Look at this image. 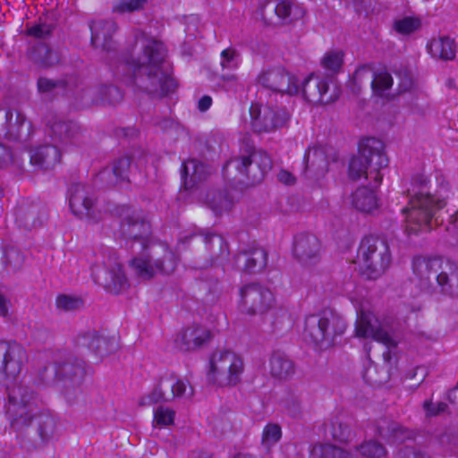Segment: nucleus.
<instances>
[{
  "mask_svg": "<svg viewBox=\"0 0 458 458\" xmlns=\"http://www.w3.org/2000/svg\"><path fill=\"white\" fill-rule=\"evenodd\" d=\"M164 44L153 38L140 35L126 60L132 71L131 84L140 91L156 97H164L176 89V82L170 74L165 62Z\"/></svg>",
  "mask_w": 458,
  "mask_h": 458,
  "instance_id": "obj_1",
  "label": "nucleus"
},
{
  "mask_svg": "<svg viewBox=\"0 0 458 458\" xmlns=\"http://www.w3.org/2000/svg\"><path fill=\"white\" fill-rule=\"evenodd\" d=\"M117 212L122 218L123 233L131 239L142 240L143 247L148 251L147 256L136 257L131 261L136 276L149 280L157 275L172 274L177 267V258L165 243L146 244L150 225L141 212L129 206L120 207Z\"/></svg>",
  "mask_w": 458,
  "mask_h": 458,
  "instance_id": "obj_2",
  "label": "nucleus"
},
{
  "mask_svg": "<svg viewBox=\"0 0 458 458\" xmlns=\"http://www.w3.org/2000/svg\"><path fill=\"white\" fill-rule=\"evenodd\" d=\"M428 182L426 175L417 174L412 178L411 188L408 189V206L402 212L405 216V230L409 234L429 231L436 212L445 206L444 199L428 192Z\"/></svg>",
  "mask_w": 458,
  "mask_h": 458,
  "instance_id": "obj_3",
  "label": "nucleus"
},
{
  "mask_svg": "<svg viewBox=\"0 0 458 458\" xmlns=\"http://www.w3.org/2000/svg\"><path fill=\"white\" fill-rule=\"evenodd\" d=\"M387 165L388 159L383 141L376 138H368L360 143L358 155L350 159L348 175L354 181L362 177L369 178L377 187L383 179L381 169Z\"/></svg>",
  "mask_w": 458,
  "mask_h": 458,
  "instance_id": "obj_4",
  "label": "nucleus"
},
{
  "mask_svg": "<svg viewBox=\"0 0 458 458\" xmlns=\"http://www.w3.org/2000/svg\"><path fill=\"white\" fill-rule=\"evenodd\" d=\"M242 357L230 349H217L209 357L208 381L219 387H233L241 383L244 373Z\"/></svg>",
  "mask_w": 458,
  "mask_h": 458,
  "instance_id": "obj_5",
  "label": "nucleus"
},
{
  "mask_svg": "<svg viewBox=\"0 0 458 458\" xmlns=\"http://www.w3.org/2000/svg\"><path fill=\"white\" fill-rule=\"evenodd\" d=\"M347 329L346 321L336 312L326 310L305 320V333L320 349L334 346Z\"/></svg>",
  "mask_w": 458,
  "mask_h": 458,
  "instance_id": "obj_6",
  "label": "nucleus"
},
{
  "mask_svg": "<svg viewBox=\"0 0 458 458\" xmlns=\"http://www.w3.org/2000/svg\"><path fill=\"white\" fill-rule=\"evenodd\" d=\"M39 399L36 392L24 384L8 388L6 413L12 428L21 430L30 425L38 410Z\"/></svg>",
  "mask_w": 458,
  "mask_h": 458,
  "instance_id": "obj_7",
  "label": "nucleus"
},
{
  "mask_svg": "<svg viewBox=\"0 0 458 458\" xmlns=\"http://www.w3.org/2000/svg\"><path fill=\"white\" fill-rule=\"evenodd\" d=\"M391 260L389 245L386 241L373 236L362 239L356 263L368 278L379 277L388 268Z\"/></svg>",
  "mask_w": 458,
  "mask_h": 458,
  "instance_id": "obj_8",
  "label": "nucleus"
},
{
  "mask_svg": "<svg viewBox=\"0 0 458 458\" xmlns=\"http://www.w3.org/2000/svg\"><path fill=\"white\" fill-rule=\"evenodd\" d=\"M250 124L252 130L258 133H271L287 126L290 114L285 107L252 103L250 107Z\"/></svg>",
  "mask_w": 458,
  "mask_h": 458,
  "instance_id": "obj_9",
  "label": "nucleus"
},
{
  "mask_svg": "<svg viewBox=\"0 0 458 458\" xmlns=\"http://www.w3.org/2000/svg\"><path fill=\"white\" fill-rule=\"evenodd\" d=\"M355 335L359 338H371L388 348L397 345L391 334L388 322L381 321L370 311L360 310L355 322Z\"/></svg>",
  "mask_w": 458,
  "mask_h": 458,
  "instance_id": "obj_10",
  "label": "nucleus"
},
{
  "mask_svg": "<svg viewBox=\"0 0 458 458\" xmlns=\"http://www.w3.org/2000/svg\"><path fill=\"white\" fill-rule=\"evenodd\" d=\"M240 309L242 313L257 315L267 312L276 302L272 291L257 283L247 284L240 289Z\"/></svg>",
  "mask_w": 458,
  "mask_h": 458,
  "instance_id": "obj_11",
  "label": "nucleus"
},
{
  "mask_svg": "<svg viewBox=\"0 0 458 458\" xmlns=\"http://www.w3.org/2000/svg\"><path fill=\"white\" fill-rule=\"evenodd\" d=\"M27 360L25 349L19 344L0 342V384L7 385L21 374Z\"/></svg>",
  "mask_w": 458,
  "mask_h": 458,
  "instance_id": "obj_12",
  "label": "nucleus"
},
{
  "mask_svg": "<svg viewBox=\"0 0 458 458\" xmlns=\"http://www.w3.org/2000/svg\"><path fill=\"white\" fill-rule=\"evenodd\" d=\"M271 159L267 154L252 153L231 159L226 163L224 171L229 174V168L233 167L251 183H256L262 180L265 173L271 168Z\"/></svg>",
  "mask_w": 458,
  "mask_h": 458,
  "instance_id": "obj_13",
  "label": "nucleus"
},
{
  "mask_svg": "<svg viewBox=\"0 0 458 458\" xmlns=\"http://www.w3.org/2000/svg\"><path fill=\"white\" fill-rule=\"evenodd\" d=\"M442 259L437 257H415L412 260V282L421 292H436V281L441 270Z\"/></svg>",
  "mask_w": 458,
  "mask_h": 458,
  "instance_id": "obj_14",
  "label": "nucleus"
},
{
  "mask_svg": "<svg viewBox=\"0 0 458 458\" xmlns=\"http://www.w3.org/2000/svg\"><path fill=\"white\" fill-rule=\"evenodd\" d=\"M69 204L72 214L81 219L97 223L99 216L95 208L96 199L91 189L85 184H73L69 190Z\"/></svg>",
  "mask_w": 458,
  "mask_h": 458,
  "instance_id": "obj_15",
  "label": "nucleus"
},
{
  "mask_svg": "<svg viewBox=\"0 0 458 458\" xmlns=\"http://www.w3.org/2000/svg\"><path fill=\"white\" fill-rule=\"evenodd\" d=\"M258 83L263 88L290 96L300 92L299 80L288 73L283 67H275L260 72Z\"/></svg>",
  "mask_w": 458,
  "mask_h": 458,
  "instance_id": "obj_16",
  "label": "nucleus"
},
{
  "mask_svg": "<svg viewBox=\"0 0 458 458\" xmlns=\"http://www.w3.org/2000/svg\"><path fill=\"white\" fill-rule=\"evenodd\" d=\"M49 136L54 144L64 150L80 147L84 141L81 126L72 121H55L50 126Z\"/></svg>",
  "mask_w": 458,
  "mask_h": 458,
  "instance_id": "obj_17",
  "label": "nucleus"
},
{
  "mask_svg": "<svg viewBox=\"0 0 458 458\" xmlns=\"http://www.w3.org/2000/svg\"><path fill=\"white\" fill-rule=\"evenodd\" d=\"M91 276L94 281L112 293H119L127 284L126 277L120 264L114 263L110 267L95 266Z\"/></svg>",
  "mask_w": 458,
  "mask_h": 458,
  "instance_id": "obj_18",
  "label": "nucleus"
},
{
  "mask_svg": "<svg viewBox=\"0 0 458 458\" xmlns=\"http://www.w3.org/2000/svg\"><path fill=\"white\" fill-rule=\"evenodd\" d=\"M300 92L303 98L313 104H327L334 100L331 96H327L328 80L310 74L301 82L299 81Z\"/></svg>",
  "mask_w": 458,
  "mask_h": 458,
  "instance_id": "obj_19",
  "label": "nucleus"
},
{
  "mask_svg": "<svg viewBox=\"0 0 458 458\" xmlns=\"http://www.w3.org/2000/svg\"><path fill=\"white\" fill-rule=\"evenodd\" d=\"M296 259L304 267H311L320 260V242L313 234H300L293 247Z\"/></svg>",
  "mask_w": 458,
  "mask_h": 458,
  "instance_id": "obj_20",
  "label": "nucleus"
},
{
  "mask_svg": "<svg viewBox=\"0 0 458 458\" xmlns=\"http://www.w3.org/2000/svg\"><path fill=\"white\" fill-rule=\"evenodd\" d=\"M211 338L210 331L200 325H191L182 329L176 336L177 346L182 351H195Z\"/></svg>",
  "mask_w": 458,
  "mask_h": 458,
  "instance_id": "obj_21",
  "label": "nucleus"
},
{
  "mask_svg": "<svg viewBox=\"0 0 458 458\" xmlns=\"http://www.w3.org/2000/svg\"><path fill=\"white\" fill-rule=\"evenodd\" d=\"M453 297H458V267L454 262L443 260L441 270L436 281V291Z\"/></svg>",
  "mask_w": 458,
  "mask_h": 458,
  "instance_id": "obj_22",
  "label": "nucleus"
},
{
  "mask_svg": "<svg viewBox=\"0 0 458 458\" xmlns=\"http://www.w3.org/2000/svg\"><path fill=\"white\" fill-rule=\"evenodd\" d=\"M117 26L114 21L98 20L90 24L91 43L96 48L110 50L112 48V36Z\"/></svg>",
  "mask_w": 458,
  "mask_h": 458,
  "instance_id": "obj_23",
  "label": "nucleus"
},
{
  "mask_svg": "<svg viewBox=\"0 0 458 458\" xmlns=\"http://www.w3.org/2000/svg\"><path fill=\"white\" fill-rule=\"evenodd\" d=\"M78 344L81 346L88 347L91 352L100 357L114 352L117 348V343L114 337H106L96 332H90L79 337Z\"/></svg>",
  "mask_w": 458,
  "mask_h": 458,
  "instance_id": "obj_24",
  "label": "nucleus"
},
{
  "mask_svg": "<svg viewBox=\"0 0 458 458\" xmlns=\"http://www.w3.org/2000/svg\"><path fill=\"white\" fill-rule=\"evenodd\" d=\"M25 122L26 117L21 113L18 112L13 121V113L11 109L0 108V136L11 140L19 139Z\"/></svg>",
  "mask_w": 458,
  "mask_h": 458,
  "instance_id": "obj_25",
  "label": "nucleus"
},
{
  "mask_svg": "<svg viewBox=\"0 0 458 458\" xmlns=\"http://www.w3.org/2000/svg\"><path fill=\"white\" fill-rule=\"evenodd\" d=\"M182 180L185 189H191L198 182L205 180L209 174L208 168L196 159H189L182 163Z\"/></svg>",
  "mask_w": 458,
  "mask_h": 458,
  "instance_id": "obj_26",
  "label": "nucleus"
},
{
  "mask_svg": "<svg viewBox=\"0 0 458 458\" xmlns=\"http://www.w3.org/2000/svg\"><path fill=\"white\" fill-rule=\"evenodd\" d=\"M267 254L262 248H254L244 250L236 257L238 265L243 263V267L248 273H255L262 270L267 265Z\"/></svg>",
  "mask_w": 458,
  "mask_h": 458,
  "instance_id": "obj_27",
  "label": "nucleus"
},
{
  "mask_svg": "<svg viewBox=\"0 0 458 458\" xmlns=\"http://www.w3.org/2000/svg\"><path fill=\"white\" fill-rule=\"evenodd\" d=\"M57 145L52 142L51 145L38 148L30 157L32 165L43 169H50L59 163L61 158V150Z\"/></svg>",
  "mask_w": 458,
  "mask_h": 458,
  "instance_id": "obj_28",
  "label": "nucleus"
},
{
  "mask_svg": "<svg viewBox=\"0 0 458 458\" xmlns=\"http://www.w3.org/2000/svg\"><path fill=\"white\" fill-rule=\"evenodd\" d=\"M351 203L354 208L364 213H370L378 206L375 191L368 187H360L352 192Z\"/></svg>",
  "mask_w": 458,
  "mask_h": 458,
  "instance_id": "obj_29",
  "label": "nucleus"
},
{
  "mask_svg": "<svg viewBox=\"0 0 458 458\" xmlns=\"http://www.w3.org/2000/svg\"><path fill=\"white\" fill-rule=\"evenodd\" d=\"M428 50L435 58L453 60L455 57L454 40L449 37L433 38L428 45Z\"/></svg>",
  "mask_w": 458,
  "mask_h": 458,
  "instance_id": "obj_30",
  "label": "nucleus"
},
{
  "mask_svg": "<svg viewBox=\"0 0 458 458\" xmlns=\"http://www.w3.org/2000/svg\"><path fill=\"white\" fill-rule=\"evenodd\" d=\"M270 371L276 377L287 378L294 373V366L285 354L276 352L270 359Z\"/></svg>",
  "mask_w": 458,
  "mask_h": 458,
  "instance_id": "obj_31",
  "label": "nucleus"
},
{
  "mask_svg": "<svg viewBox=\"0 0 458 458\" xmlns=\"http://www.w3.org/2000/svg\"><path fill=\"white\" fill-rule=\"evenodd\" d=\"M164 386L168 389V393L174 394L173 400L175 398L190 399L194 394L193 387L187 380L174 376L164 377Z\"/></svg>",
  "mask_w": 458,
  "mask_h": 458,
  "instance_id": "obj_32",
  "label": "nucleus"
},
{
  "mask_svg": "<svg viewBox=\"0 0 458 458\" xmlns=\"http://www.w3.org/2000/svg\"><path fill=\"white\" fill-rule=\"evenodd\" d=\"M378 434L393 441H403L409 437L408 432L397 422L382 420L377 424Z\"/></svg>",
  "mask_w": 458,
  "mask_h": 458,
  "instance_id": "obj_33",
  "label": "nucleus"
},
{
  "mask_svg": "<svg viewBox=\"0 0 458 458\" xmlns=\"http://www.w3.org/2000/svg\"><path fill=\"white\" fill-rule=\"evenodd\" d=\"M310 458H351V453L335 445H317L310 452Z\"/></svg>",
  "mask_w": 458,
  "mask_h": 458,
  "instance_id": "obj_34",
  "label": "nucleus"
},
{
  "mask_svg": "<svg viewBox=\"0 0 458 458\" xmlns=\"http://www.w3.org/2000/svg\"><path fill=\"white\" fill-rule=\"evenodd\" d=\"M56 373L63 378L70 379L74 383H80L85 375L84 363L81 360L65 362L58 366Z\"/></svg>",
  "mask_w": 458,
  "mask_h": 458,
  "instance_id": "obj_35",
  "label": "nucleus"
},
{
  "mask_svg": "<svg viewBox=\"0 0 458 458\" xmlns=\"http://www.w3.org/2000/svg\"><path fill=\"white\" fill-rule=\"evenodd\" d=\"M276 15L287 21H292L301 18L304 15V10L293 4L290 0H282L276 6Z\"/></svg>",
  "mask_w": 458,
  "mask_h": 458,
  "instance_id": "obj_36",
  "label": "nucleus"
},
{
  "mask_svg": "<svg viewBox=\"0 0 458 458\" xmlns=\"http://www.w3.org/2000/svg\"><path fill=\"white\" fill-rule=\"evenodd\" d=\"M370 85L375 94L385 97L386 96V91L393 86V78L387 72L379 71L372 74Z\"/></svg>",
  "mask_w": 458,
  "mask_h": 458,
  "instance_id": "obj_37",
  "label": "nucleus"
},
{
  "mask_svg": "<svg viewBox=\"0 0 458 458\" xmlns=\"http://www.w3.org/2000/svg\"><path fill=\"white\" fill-rule=\"evenodd\" d=\"M356 451L364 458H385L387 451L385 446L377 441H364L356 446Z\"/></svg>",
  "mask_w": 458,
  "mask_h": 458,
  "instance_id": "obj_38",
  "label": "nucleus"
},
{
  "mask_svg": "<svg viewBox=\"0 0 458 458\" xmlns=\"http://www.w3.org/2000/svg\"><path fill=\"white\" fill-rule=\"evenodd\" d=\"M174 394L168 393V389L164 386V377L161 378L159 384L153 389L151 393L142 397L141 405H151L161 402L173 401Z\"/></svg>",
  "mask_w": 458,
  "mask_h": 458,
  "instance_id": "obj_39",
  "label": "nucleus"
},
{
  "mask_svg": "<svg viewBox=\"0 0 458 458\" xmlns=\"http://www.w3.org/2000/svg\"><path fill=\"white\" fill-rule=\"evenodd\" d=\"M65 83L62 80H53L47 77H39L37 81L38 92L44 98H49L60 89H64Z\"/></svg>",
  "mask_w": 458,
  "mask_h": 458,
  "instance_id": "obj_40",
  "label": "nucleus"
},
{
  "mask_svg": "<svg viewBox=\"0 0 458 458\" xmlns=\"http://www.w3.org/2000/svg\"><path fill=\"white\" fill-rule=\"evenodd\" d=\"M220 65L223 71L236 70L241 64L240 53L233 47L224 49L220 55Z\"/></svg>",
  "mask_w": 458,
  "mask_h": 458,
  "instance_id": "obj_41",
  "label": "nucleus"
},
{
  "mask_svg": "<svg viewBox=\"0 0 458 458\" xmlns=\"http://www.w3.org/2000/svg\"><path fill=\"white\" fill-rule=\"evenodd\" d=\"M421 27V21L417 17H403L399 20H396L394 22V30L403 35H410L417 30H419Z\"/></svg>",
  "mask_w": 458,
  "mask_h": 458,
  "instance_id": "obj_42",
  "label": "nucleus"
},
{
  "mask_svg": "<svg viewBox=\"0 0 458 458\" xmlns=\"http://www.w3.org/2000/svg\"><path fill=\"white\" fill-rule=\"evenodd\" d=\"M344 53L340 50L327 52L321 59V65L324 69L336 72L342 67Z\"/></svg>",
  "mask_w": 458,
  "mask_h": 458,
  "instance_id": "obj_43",
  "label": "nucleus"
},
{
  "mask_svg": "<svg viewBox=\"0 0 458 458\" xmlns=\"http://www.w3.org/2000/svg\"><path fill=\"white\" fill-rule=\"evenodd\" d=\"M306 166L314 168H324L327 161L324 150L321 148H309L304 156Z\"/></svg>",
  "mask_w": 458,
  "mask_h": 458,
  "instance_id": "obj_44",
  "label": "nucleus"
},
{
  "mask_svg": "<svg viewBox=\"0 0 458 458\" xmlns=\"http://www.w3.org/2000/svg\"><path fill=\"white\" fill-rule=\"evenodd\" d=\"M175 418V411L168 407L158 406L154 411V426L164 428L170 426L174 423Z\"/></svg>",
  "mask_w": 458,
  "mask_h": 458,
  "instance_id": "obj_45",
  "label": "nucleus"
},
{
  "mask_svg": "<svg viewBox=\"0 0 458 458\" xmlns=\"http://www.w3.org/2000/svg\"><path fill=\"white\" fill-rule=\"evenodd\" d=\"M55 303L59 310L64 311L76 310L83 306L81 298L69 294L58 295Z\"/></svg>",
  "mask_w": 458,
  "mask_h": 458,
  "instance_id": "obj_46",
  "label": "nucleus"
},
{
  "mask_svg": "<svg viewBox=\"0 0 458 458\" xmlns=\"http://www.w3.org/2000/svg\"><path fill=\"white\" fill-rule=\"evenodd\" d=\"M148 0H119L113 6V12L117 13H133L144 8Z\"/></svg>",
  "mask_w": 458,
  "mask_h": 458,
  "instance_id": "obj_47",
  "label": "nucleus"
},
{
  "mask_svg": "<svg viewBox=\"0 0 458 458\" xmlns=\"http://www.w3.org/2000/svg\"><path fill=\"white\" fill-rule=\"evenodd\" d=\"M39 436L43 441H48L56 432V421L51 416H42L39 422Z\"/></svg>",
  "mask_w": 458,
  "mask_h": 458,
  "instance_id": "obj_48",
  "label": "nucleus"
},
{
  "mask_svg": "<svg viewBox=\"0 0 458 458\" xmlns=\"http://www.w3.org/2000/svg\"><path fill=\"white\" fill-rule=\"evenodd\" d=\"M233 202L226 193H217L212 199L210 207L217 215L229 211L233 208Z\"/></svg>",
  "mask_w": 458,
  "mask_h": 458,
  "instance_id": "obj_49",
  "label": "nucleus"
},
{
  "mask_svg": "<svg viewBox=\"0 0 458 458\" xmlns=\"http://www.w3.org/2000/svg\"><path fill=\"white\" fill-rule=\"evenodd\" d=\"M281 436V428L277 424H268L263 430L262 444L267 448H270L280 440Z\"/></svg>",
  "mask_w": 458,
  "mask_h": 458,
  "instance_id": "obj_50",
  "label": "nucleus"
},
{
  "mask_svg": "<svg viewBox=\"0 0 458 458\" xmlns=\"http://www.w3.org/2000/svg\"><path fill=\"white\" fill-rule=\"evenodd\" d=\"M131 163V159L128 157H123L114 163L113 174L116 181L123 182L129 180Z\"/></svg>",
  "mask_w": 458,
  "mask_h": 458,
  "instance_id": "obj_51",
  "label": "nucleus"
},
{
  "mask_svg": "<svg viewBox=\"0 0 458 458\" xmlns=\"http://www.w3.org/2000/svg\"><path fill=\"white\" fill-rule=\"evenodd\" d=\"M372 73L368 67L362 66L358 68L352 78V90L359 91L363 84L370 82Z\"/></svg>",
  "mask_w": 458,
  "mask_h": 458,
  "instance_id": "obj_52",
  "label": "nucleus"
},
{
  "mask_svg": "<svg viewBox=\"0 0 458 458\" xmlns=\"http://www.w3.org/2000/svg\"><path fill=\"white\" fill-rule=\"evenodd\" d=\"M98 90L102 94V96L92 98V102L94 103H98V101L114 103L122 98L121 91L114 86H104Z\"/></svg>",
  "mask_w": 458,
  "mask_h": 458,
  "instance_id": "obj_53",
  "label": "nucleus"
},
{
  "mask_svg": "<svg viewBox=\"0 0 458 458\" xmlns=\"http://www.w3.org/2000/svg\"><path fill=\"white\" fill-rule=\"evenodd\" d=\"M53 31V26L49 23H38L27 29V34L38 39L48 38Z\"/></svg>",
  "mask_w": 458,
  "mask_h": 458,
  "instance_id": "obj_54",
  "label": "nucleus"
},
{
  "mask_svg": "<svg viewBox=\"0 0 458 458\" xmlns=\"http://www.w3.org/2000/svg\"><path fill=\"white\" fill-rule=\"evenodd\" d=\"M427 418L436 417L447 410V404L440 402L434 403L431 400H426L422 404Z\"/></svg>",
  "mask_w": 458,
  "mask_h": 458,
  "instance_id": "obj_55",
  "label": "nucleus"
},
{
  "mask_svg": "<svg viewBox=\"0 0 458 458\" xmlns=\"http://www.w3.org/2000/svg\"><path fill=\"white\" fill-rule=\"evenodd\" d=\"M6 261L9 265L14 269H18L21 267L24 261L23 255L15 249H10L5 253Z\"/></svg>",
  "mask_w": 458,
  "mask_h": 458,
  "instance_id": "obj_56",
  "label": "nucleus"
},
{
  "mask_svg": "<svg viewBox=\"0 0 458 458\" xmlns=\"http://www.w3.org/2000/svg\"><path fill=\"white\" fill-rule=\"evenodd\" d=\"M331 434L335 439L344 441L348 437L349 428L340 422H333Z\"/></svg>",
  "mask_w": 458,
  "mask_h": 458,
  "instance_id": "obj_57",
  "label": "nucleus"
},
{
  "mask_svg": "<svg viewBox=\"0 0 458 458\" xmlns=\"http://www.w3.org/2000/svg\"><path fill=\"white\" fill-rule=\"evenodd\" d=\"M12 153L9 148L0 144V167H5L12 163Z\"/></svg>",
  "mask_w": 458,
  "mask_h": 458,
  "instance_id": "obj_58",
  "label": "nucleus"
},
{
  "mask_svg": "<svg viewBox=\"0 0 458 458\" xmlns=\"http://www.w3.org/2000/svg\"><path fill=\"white\" fill-rule=\"evenodd\" d=\"M277 179L285 185H292L295 182V177L286 170H281L277 174Z\"/></svg>",
  "mask_w": 458,
  "mask_h": 458,
  "instance_id": "obj_59",
  "label": "nucleus"
},
{
  "mask_svg": "<svg viewBox=\"0 0 458 458\" xmlns=\"http://www.w3.org/2000/svg\"><path fill=\"white\" fill-rule=\"evenodd\" d=\"M212 454L207 450L196 449L189 453L188 458H211Z\"/></svg>",
  "mask_w": 458,
  "mask_h": 458,
  "instance_id": "obj_60",
  "label": "nucleus"
},
{
  "mask_svg": "<svg viewBox=\"0 0 458 458\" xmlns=\"http://www.w3.org/2000/svg\"><path fill=\"white\" fill-rule=\"evenodd\" d=\"M212 105V98L209 96H203L199 100V109L201 112L207 111Z\"/></svg>",
  "mask_w": 458,
  "mask_h": 458,
  "instance_id": "obj_61",
  "label": "nucleus"
},
{
  "mask_svg": "<svg viewBox=\"0 0 458 458\" xmlns=\"http://www.w3.org/2000/svg\"><path fill=\"white\" fill-rule=\"evenodd\" d=\"M36 225H37V223L33 219V214L32 213H29L24 217V226L27 227V228H31V227H35Z\"/></svg>",
  "mask_w": 458,
  "mask_h": 458,
  "instance_id": "obj_62",
  "label": "nucleus"
},
{
  "mask_svg": "<svg viewBox=\"0 0 458 458\" xmlns=\"http://www.w3.org/2000/svg\"><path fill=\"white\" fill-rule=\"evenodd\" d=\"M8 313V308L5 298L0 294V316L5 317Z\"/></svg>",
  "mask_w": 458,
  "mask_h": 458,
  "instance_id": "obj_63",
  "label": "nucleus"
},
{
  "mask_svg": "<svg viewBox=\"0 0 458 458\" xmlns=\"http://www.w3.org/2000/svg\"><path fill=\"white\" fill-rule=\"evenodd\" d=\"M301 406L298 402L293 403V409L289 406L288 411L293 416H297L300 413Z\"/></svg>",
  "mask_w": 458,
  "mask_h": 458,
  "instance_id": "obj_64",
  "label": "nucleus"
}]
</instances>
